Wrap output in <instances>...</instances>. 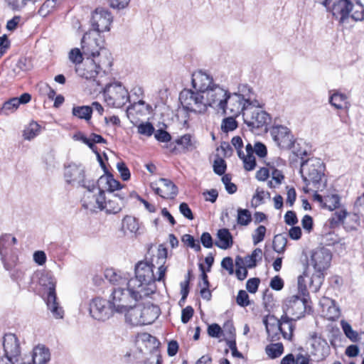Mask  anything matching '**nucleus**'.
I'll list each match as a JSON object with an SVG mask.
<instances>
[{
    "label": "nucleus",
    "instance_id": "20e7f679",
    "mask_svg": "<svg viewBox=\"0 0 364 364\" xmlns=\"http://www.w3.org/2000/svg\"><path fill=\"white\" fill-rule=\"evenodd\" d=\"M331 12L333 16L343 24L350 17L355 21L364 20V6L353 0H316Z\"/></svg>",
    "mask_w": 364,
    "mask_h": 364
},
{
    "label": "nucleus",
    "instance_id": "4be33fe9",
    "mask_svg": "<svg viewBox=\"0 0 364 364\" xmlns=\"http://www.w3.org/2000/svg\"><path fill=\"white\" fill-rule=\"evenodd\" d=\"M112 198H109L108 200L105 196L102 210H105L107 213L116 214L122 210L125 202V196L118 193L112 194Z\"/></svg>",
    "mask_w": 364,
    "mask_h": 364
},
{
    "label": "nucleus",
    "instance_id": "a878e982",
    "mask_svg": "<svg viewBox=\"0 0 364 364\" xmlns=\"http://www.w3.org/2000/svg\"><path fill=\"white\" fill-rule=\"evenodd\" d=\"M217 239L218 240L215 242V245L222 250L229 249L233 245L232 236L227 228L218 230Z\"/></svg>",
    "mask_w": 364,
    "mask_h": 364
},
{
    "label": "nucleus",
    "instance_id": "e433bc0d",
    "mask_svg": "<svg viewBox=\"0 0 364 364\" xmlns=\"http://www.w3.org/2000/svg\"><path fill=\"white\" fill-rule=\"evenodd\" d=\"M262 251L260 248H256L250 255L246 256L243 259V264L246 267L252 269L257 265V260L262 259Z\"/></svg>",
    "mask_w": 364,
    "mask_h": 364
},
{
    "label": "nucleus",
    "instance_id": "774afa93",
    "mask_svg": "<svg viewBox=\"0 0 364 364\" xmlns=\"http://www.w3.org/2000/svg\"><path fill=\"white\" fill-rule=\"evenodd\" d=\"M194 313L193 309L191 306H188L182 310L181 321L183 323H188L193 317Z\"/></svg>",
    "mask_w": 364,
    "mask_h": 364
},
{
    "label": "nucleus",
    "instance_id": "79ce46f5",
    "mask_svg": "<svg viewBox=\"0 0 364 364\" xmlns=\"http://www.w3.org/2000/svg\"><path fill=\"white\" fill-rule=\"evenodd\" d=\"M252 220V215L247 209L238 208L237 222L240 225H247Z\"/></svg>",
    "mask_w": 364,
    "mask_h": 364
},
{
    "label": "nucleus",
    "instance_id": "4c0bfd02",
    "mask_svg": "<svg viewBox=\"0 0 364 364\" xmlns=\"http://www.w3.org/2000/svg\"><path fill=\"white\" fill-rule=\"evenodd\" d=\"M287 244V237L284 234H278L273 240V249L279 254L284 253Z\"/></svg>",
    "mask_w": 364,
    "mask_h": 364
},
{
    "label": "nucleus",
    "instance_id": "a18cd8bd",
    "mask_svg": "<svg viewBox=\"0 0 364 364\" xmlns=\"http://www.w3.org/2000/svg\"><path fill=\"white\" fill-rule=\"evenodd\" d=\"M79 186L85 188V192L95 193L98 188H103L102 186H99L98 181L95 183L93 180H86L85 178Z\"/></svg>",
    "mask_w": 364,
    "mask_h": 364
},
{
    "label": "nucleus",
    "instance_id": "f704fd0d",
    "mask_svg": "<svg viewBox=\"0 0 364 364\" xmlns=\"http://www.w3.org/2000/svg\"><path fill=\"white\" fill-rule=\"evenodd\" d=\"M18 264L11 267L10 269H6L9 272L11 279L16 282L19 287H21L23 284L25 283V270L18 267Z\"/></svg>",
    "mask_w": 364,
    "mask_h": 364
},
{
    "label": "nucleus",
    "instance_id": "39448f33",
    "mask_svg": "<svg viewBox=\"0 0 364 364\" xmlns=\"http://www.w3.org/2000/svg\"><path fill=\"white\" fill-rule=\"evenodd\" d=\"M305 277H308V274L306 271L298 277V291L299 295H292L287 297L283 304L284 314L282 316L289 317L292 323L294 321L302 318L307 309L306 296H308V291Z\"/></svg>",
    "mask_w": 364,
    "mask_h": 364
},
{
    "label": "nucleus",
    "instance_id": "423d86ee",
    "mask_svg": "<svg viewBox=\"0 0 364 364\" xmlns=\"http://www.w3.org/2000/svg\"><path fill=\"white\" fill-rule=\"evenodd\" d=\"M331 260V251L326 247L316 248L313 251L311 262L315 273L311 277L308 276L309 288L312 292H317L324 279L323 272L328 267Z\"/></svg>",
    "mask_w": 364,
    "mask_h": 364
},
{
    "label": "nucleus",
    "instance_id": "cd10ccee",
    "mask_svg": "<svg viewBox=\"0 0 364 364\" xmlns=\"http://www.w3.org/2000/svg\"><path fill=\"white\" fill-rule=\"evenodd\" d=\"M98 183L99 186H102L105 192L107 191L109 193H112L122 187L119 181L115 180L110 173L100 176L98 179Z\"/></svg>",
    "mask_w": 364,
    "mask_h": 364
},
{
    "label": "nucleus",
    "instance_id": "c9c22d12",
    "mask_svg": "<svg viewBox=\"0 0 364 364\" xmlns=\"http://www.w3.org/2000/svg\"><path fill=\"white\" fill-rule=\"evenodd\" d=\"M41 132V126L36 122H31L23 130V136L26 140H31Z\"/></svg>",
    "mask_w": 364,
    "mask_h": 364
},
{
    "label": "nucleus",
    "instance_id": "393cba45",
    "mask_svg": "<svg viewBox=\"0 0 364 364\" xmlns=\"http://www.w3.org/2000/svg\"><path fill=\"white\" fill-rule=\"evenodd\" d=\"M124 314H125L126 321L132 326H142L144 322L142 321L141 306L140 305L136 306V304H134Z\"/></svg>",
    "mask_w": 364,
    "mask_h": 364
},
{
    "label": "nucleus",
    "instance_id": "0e129e2a",
    "mask_svg": "<svg viewBox=\"0 0 364 364\" xmlns=\"http://www.w3.org/2000/svg\"><path fill=\"white\" fill-rule=\"evenodd\" d=\"M129 1L130 0H109V5L112 9L121 10L125 9Z\"/></svg>",
    "mask_w": 364,
    "mask_h": 364
},
{
    "label": "nucleus",
    "instance_id": "f03ea898",
    "mask_svg": "<svg viewBox=\"0 0 364 364\" xmlns=\"http://www.w3.org/2000/svg\"><path fill=\"white\" fill-rule=\"evenodd\" d=\"M155 266L148 261H140L135 266V277L129 279V286L141 290L146 297L155 291L154 282L164 280L166 267L163 264L158 267V272L155 275L154 269Z\"/></svg>",
    "mask_w": 364,
    "mask_h": 364
},
{
    "label": "nucleus",
    "instance_id": "2f4dec72",
    "mask_svg": "<svg viewBox=\"0 0 364 364\" xmlns=\"http://www.w3.org/2000/svg\"><path fill=\"white\" fill-rule=\"evenodd\" d=\"M122 229L124 231H129L132 233L136 234L139 230V220L132 215H126L122 219Z\"/></svg>",
    "mask_w": 364,
    "mask_h": 364
},
{
    "label": "nucleus",
    "instance_id": "c03bdc74",
    "mask_svg": "<svg viewBox=\"0 0 364 364\" xmlns=\"http://www.w3.org/2000/svg\"><path fill=\"white\" fill-rule=\"evenodd\" d=\"M182 242H184L188 247L193 249L196 252H200L201 250L199 242L196 240L191 235H184L182 237Z\"/></svg>",
    "mask_w": 364,
    "mask_h": 364
},
{
    "label": "nucleus",
    "instance_id": "5fc2aeb1",
    "mask_svg": "<svg viewBox=\"0 0 364 364\" xmlns=\"http://www.w3.org/2000/svg\"><path fill=\"white\" fill-rule=\"evenodd\" d=\"M232 117H229L227 118H225L223 121L222 124V128L225 132H230L235 130L237 127V124L236 120Z\"/></svg>",
    "mask_w": 364,
    "mask_h": 364
},
{
    "label": "nucleus",
    "instance_id": "a211bd4d",
    "mask_svg": "<svg viewBox=\"0 0 364 364\" xmlns=\"http://www.w3.org/2000/svg\"><path fill=\"white\" fill-rule=\"evenodd\" d=\"M3 347L4 357L0 360H8L11 363H16L19 361L21 353L20 342L18 337L14 333H6L4 336Z\"/></svg>",
    "mask_w": 364,
    "mask_h": 364
},
{
    "label": "nucleus",
    "instance_id": "6e6d98bb",
    "mask_svg": "<svg viewBox=\"0 0 364 364\" xmlns=\"http://www.w3.org/2000/svg\"><path fill=\"white\" fill-rule=\"evenodd\" d=\"M236 301L237 304L242 307L249 306L250 302L248 294L245 290H240L236 298Z\"/></svg>",
    "mask_w": 364,
    "mask_h": 364
},
{
    "label": "nucleus",
    "instance_id": "5701e85b",
    "mask_svg": "<svg viewBox=\"0 0 364 364\" xmlns=\"http://www.w3.org/2000/svg\"><path fill=\"white\" fill-rule=\"evenodd\" d=\"M236 94L249 106H260V102L257 99L256 93L248 85H240Z\"/></svg>",
    "mask_w": 364,
    "mask_h": 364
},
{
    "label": "nucleus",
    "instance_id": "f3484780",
    "mask_svg": "<svg viewBox=\"0 0 364 364\" xmlns=\"http://www.w3.org/2000/svg\"><path fill=\"white\" fill-rule=\"evenodd\" d=\"M113 21L112 13L107 9L97 7L92 13L90 25L92 32L101 33L109 31Z\"/></svg>",
    "mask_w": 364,
    "mask_h": 364
},
{
    "label": "nucleus",
    "instance_id": "c85d7f7f",
    "mask_svg": "<svg viewBox=\"0 0 364 364\" xmlns=\"http://www.w3.org/2000/svg\"><path fill=\"white\" fill-rule=\"evenodd\" d=\"M330 104L337 109H347L350 107L347 96L338 91L332 94L329 97Z\"/></svg>",
    "mask_w": 364,
    "mask_h": 364
},
{
    "label": "nucleus",
    "instance_id": "680f3d73",
    "mask_svg": "<svg viewBox=\"0 0 364 364\" xmlns=\"http://www.w3.org/2000/svg\"><path fill=\"white\" fill-rule=\"evenodd\" d=\"M244 168L250 171H252L256 166L255 158L253 155H246L243 160Z\"/></svg>",
    "mask_w": 364,
    "mask_h": 364
},
{
    "label": "nucleus",
    "instance_id": "7c9ffc66",
    "mask_svg": "<svg viewBox=\"0 0 364 364\" xmlns=\"http://www.w3.org/2000/svg\"><path fill=\"white\" fill-rule=\"evenodd\" d=\"M164 187V196L163 198H174L178 192L177 186L169 179L161 178L159 179Z\"/></svg>",
    "mask_w": 364,
    "mask_h": 364
},
{
    "label": "nucleus",
    "instance_id": "9b49d317",
    "mask_svg": "<svg viewBox=\"0 0 364 364\" xmlns=\"http://www.w3.org/2000/svg\"><path fill=\"white\" fill-rule=\"evenodd\" d=\"M221 90L225 93L223 97L218 98L221 100V104L215 103V109L218 111H222L225 114L237 117L240 114H244L249 105L245 103L236 92L230 93L228 90L221 87Z\"/></svg>",
    "mask_w": 364,
    "mask_h": 364
},
{
    "label": "nucleus",
    "instance_id": "37998d69",
    "mask_svg": "<svg viewBox=\"0 0 364 364\" xmlns=\"http://www.w3.org/2000/svg\"><path fill=\"white\" fill-rule=\"evenodd\" d=\"M83 50H80L79 48H73L69 53V59L73 63L76 67L80 65L83 60Z\"/></svg>",
    "mask_w": 364,
    "mask_h": 364
},
{
    "label": "nucleus",
    "instance_id": "bf43d9fd",
    "mask_svg": "<svg viewBox=\"0 0 364 364\" xmlns=\"http://www.w3.org/2000/svg\"><path fill=\"white\" fill-rule=\"evenodd\" d=\"M223 330L228 339H235V328L232 321H227L223 325Z\"/></svg>",
    "mask_w": 364,
    "mask_h": 364
},
{
    "label": "nucleus",
    "instance_id": "9d476101",
    "mask_svg": "<svg viewBox=\"0 0 364 364\" xmlns=\"http://www.w3.org/2000/svg\"><path fill=\"white\" fill-rule=\"evenodd\" d=\"M324 171V164L318 158L309 159L301 165L300 172L303 181L307 186L312 183L316 188H319Z\"/></svg>",
    "mask_w": 364,
    "mask_h": 364
},
{
    "label": "nucleus",
    "instance_id": "b1692460",
    "mask_svg": "<svg viewBox=\"0 0 364 364\" xmlns=\"http://www.w3.org/2000/svg\"><path fill=\"white\" fill-rule=\"evenodd\" d=\"M50 359V350L43 345L36 346L33 350L32 363L23 362L22 364H47Z\"/></svg>",
    "mask_w": 364,
    "mask_h": 364
},
{
    "label": "nucleus",
    "instance_id": "69168bd1",
    "mask_svg": "<svg viewBox=\"0 0 364 364\" xmlns=\"http://www.w3.org/2000/svg\"><path fill=\"white\" fill-rule=\"evenodd\" d=\"M154 136L160 142H168L171 139L170 134L163 129H158L155 132Z\"/></svg>",
    "mask_w": 364,
    "mask_h": 364
},
{
    "label": "nucleus",
    "instance_id": "f8f14e48",
    "mask_svg": "<svg viewBox=\"0 0 364 364\" xmlns=\"http://www.w3.org/2000/svg\"><path fill=\"white\" fill-rule=\"evenodd\" d=\"M17 243V239L11 234H3L0 237V257L5 269L19 264L17 249L14 246Z\"/></svg>",
    "mask_w": 364,
    "mask_h": 364
},
{
    "label": "nucleus",
    "instance_id": "412c9836",
    "mask_svg": "<svg viewBox=\"0 0 364 364\" xmlns=\"http://www.w3.org/2000/svg\"><path fill=\"white\" fill-rule=\"evenodd\" d=\"M64 177L68 183L80 185L85 178V169L81 165L70 164L65 166Z\"/></svg>",
    "mask_w": 364,
    "mask_h": 364
},
{
    "label": "nucleus",
    "instance_id": "ddd939ff",
    "mask_svg": "<svg viewBox=\"0 0 364 364\" xmlns=\"http://www.w3.org/2000/svg\"><path fill=\"white\" fill-rule=\"evenodd\" d=\"M103 95L107 105L115 108L122 107L129 100L127 90L119 82L106 84Z\"/></svg>",
    "mask_w": 364,
    "mask_h": 364
},
{
    "label": "nucleus",
    "instance_id": "49530a36",
    "mask_svg": "<svg viewBox=\"0 0 364 364\" xmlns=\"http://www.w3.org/2000/svg\"><path fill=\"white\" fill-rule=\"evenodd\" d=\"M267 229L264 225H259L252 233V241L255 245L264 240Z\"/></svg>",
    "mask_w": 364,
    "mask_h": 364
},
{
    "label": "nucleus",
    "instance_id": "603ef678",
    "mask_svg": "<svg viewBox=\"0 0 364 364\" xmlns=\"http://www.w3.org/2000/svg\"><path fill=\"white\" fill-rule=\"evenodd\" d=\"M226 168L227 166L224 159L218 158L214 161L213 171L215 173L222 176L225 173Z\"/></svg>",
    "mask_w": 364,
    "mask_h": 364
},
{
    "label": "nucleus",
    "instance_id": "e2e57ef3",
    "mask_svg": "<svg viewBox=\"0 0 364 364\" xmlns=\"http://www.w3.org/2000/svg\"><path fill=\"white\" fill-rule=\"evenodd\" d=\"M347 212L345 210H341L339 211H336L333 213L331 219V224H338L340 223H343L344 219L346 218Z\"/></svg>",
    "mask_w": 364,
    "mask_h": 364
},
{
    "label": "nucleus",
    "instance_id": "6ab92c4d",
    "mask_svg": "<svg viewBox=\"0 0 364 364\" xmlns=\"http://www.w3.org/2000/svg\"><path fill=\"white\" fill-rule=\"evenodd\" d=\"M105 199V193L103 188H98L95 193L85 192L81 200L82 206L91 212H95L97 210H102Z\"/></svg>",
    "mask_w": 364,
    "mask_h": 364
},
{
    "label": "nucleus",
    "instance_id": "bb28decb",
    "mask_svg": "<svg viewBox=\"0 0 364 364\" xmlns=\"http://www.w3.org/2000/svg\"><path fill=\"white\" fill-rule=\"evenodd\" d=\"M160 309L154 304L141 306L143 325L151 324L159 316Z\"/></svg>",
    "mask_w": 364,
    "mask_h": 364
},
{
    "label": "nucleus",
    "instance_id": "13d9d810",
    "mask_svg": "<svg viewBox=\"0 0 364 364\" xmlns=\"http://www.w3.org/2000/svg\"><path fill=\"white\" fill-rule=\"evenodd\" d=\"M259 283L260 279L257 277L249 279L246 283V289L250 293L255 294L258 289Z\"/></svg>",
    "mask_w": 364,
    "mask_h": 364
},
{
    "label": "nucleus",
    "instance_id": "aec40b11",
    "mask_svg": "<svg viewBox=\"0 0 364 364\" xmlns=\"http://www.w3.org/2000/svg\"><path fill=\"white\" fill-rule=\"evenodd\" d=\"M271 134L274 141L280 148L289 149L294 146L293 136L287 127L274 126L271 131Z\"/></svg>",
    "mask_w": 364,
    "mask_h": 364
},
{
    "label": "nucleus",
    "instance_id": "c756f323",
    "mask_svg": "<svg viewBox=\"0 0 364 364\" xmlns=\"http://www.w3.org/2000/svg\"><path fill=\"white\" fill-rule=\"evenodd\" d=\"M105 277L110 283L115 286L114 287H125L129 283L127 278L122 277L112 269H107L105 272Z\"/></svg>",
    "mask_w": 364,
    "mask_h": 364
},
{
    "label": "nucleus",
    "instance_id": "a19ab883",
    "mask_svg": "<svg viewBox=\"0 0 364 364\" xmlns=\"http://www.w3.org/2000/svg\"><path fill=\"white\" fill-rule=\"evenodd\" d=\"M341 324L342 329L347 338H348L353 342L359 341L360 334L353 330L351 326L348 322L342 321Z\"/></svg>",
    "mask_w": 364,
    "mask_h": 364
},
{
    "label": "nucleus",
    "instance_id": "0eeeda50",
    "mask_svg": "<svg viewBox=\"0 0 364 364\" xmlns=\"http://www.w3.org/2000/svg\"><path fill=\"white\" fill-rule=\"evenodd\" d=\"M141 290L129 286V282L125 287H114L110 302L116 313L124 314L127 309L136 304L137 301L146 297Z\"/></svg>",
    "mask_w": 364,
    "mask_h": 364
},
{
    "label": "nucleus",
    "instance_id": "de8ad7c7",
    "mask_svg": "<svg viewBox=\"0 0 364 364\" xmlns=\"http://www.w3.org/2000/svg\"><path fill=\"white\" fill-rule=\"evenodd\" d=\"M176 142L177 144L182 146L184 149L188 151H191L194 149L191 134H184L179 139H176Z\"/></svg>",
    "mask_w": 364,
    "mask_h": 364
},
{
    "label": "nucleus",
    "instance_id": "ea45409f",
    "mask_svg": "<svg viewBox=\"0 0 364 364\" xmlns=\"http://www.w3.org/2000/svg\"><path fill=\"white\" fill-rule=\"evenodd\" d=\"M235 265L237 267L235 270L237 278L240 281L244 280L247 276V267L243 266L245 265L243 264V259L240 256H237L235 259Z\"/></svg>",
    "mask_w": 364,
    "mask_h": 364
},
{
    "label": "nucleus",
    "instance_id": "6e6552de",
    "mask_svg": "<svg viewBox=\"0 0 364 364\" xmlns=\"http://www.w3.org/2000/svg\"><path fill=\"white\" fill-rule=\"evenodd\" d=\"M263 323L265 326L268 339L270 341H277L280 338V334L287 340H291L295 326L289 317L282 316L280 319L275 316L264 318Z\"/></svg>",
    "mask_w": 364,
    "mask_h": 364
},
{
    "label": "nucleus",
    "instance_id": "4468645a",
    "mask_svg": "<svg viewBox=\"0 0 364 364\" xmlns=\"http://www.w3.org/2000/svg\"><path fill=\"white\" fill-rule=\"evenodd\" d=\"M81 50L86 58H102L103 50H108L105 48V39L101 34L92 31L84 34L81 40Z\"/></svg>",
    "mask_w": 364,
    "mask_h": 364
},
{
    "label": "nucleus",
    "instance_id": "1a4fd4ad",
    "mask_svg": "<svg viewBox=\"0 0 364 364\" xmlns=\"http://www.w3.org/2000/svg\"><path fill=\"white\" fill-rule=\"evenodd\" d=\"M40 284L46 289L44 299L48 309L55 318H62L64 315V311L57 301L55 278L50 273L43 274L40 278Z\"/></svg>",
    "mask_w": 364,
    "mask_h": 364
},
{
    "label": "nucleus",
    "instance_id": "dca6fc26",
    "mask_svg": "<svg viewBox=\"0 0 364 364\" xmlns=\"http://www.w3.org/2000/svg\"><path fill=\"white\" fill-rule=\"evenodd\" d=\"M89 311L93 318L100 321L108 320L116 313L110 300H106L101 297H96L90 301Z\"/></svg>",
    "mask_w": 364,
    "mask_h": 364
},
{
    "label": "nucleus",
    "instance_id": "338daca9",
    "mask_svg": "<svg viewBox=\"0 0 364 364\" xmlns=\"http://www.w3.org/2000/svg\"><path fill=\"white\" fill-rule=\"evenodd\" d=\"M180 213L187 219L192 220L194 218L193 212L186 203H181L179 205Z\"/></svg>",
    "mask_w": 364,
    "mask_h": 364
},
{
    "label": "nucleus",
    "instance_id": "72a5a7b5",
    "mask_svg": "<svg viewBox=\"0 0 364 364\" xmlns=\"http://www.w3.org/2000/svg\"><path fill=\"white\" fill-rule=\"evenodd\" d=\"M63 0H46L40 7L38 14L42 17L48 16Z\"/></svg>",
    "mask_w": 364,
    "mask_h": 364
},
{
    "label": "nucleus",
    "instance_id": "8fccbe9b",
    "mask_svg": "<svg viewBox=\"0 0 364 364\" xmlns=\"http://www.w3.org/2000/svg\"><path fill=\"white\" fill-rule=\"evenodd\" d=\"M138 133L140 134L151 136L154 132V127L150 122L141 123L138 127Z\"/></svg>",
    "mask_w": 364,
    "mask_h": 364
},
{
    "label": "nucleus",
    "instance_id": "7ed1b4c3",
    "mask_svg": "<svg viewBox=\"0 0 364 364\" xmlns=\"http://www.w3.org/2000/svg\"><path fill=\"white\" fill-rule=\"evenodd\" d=\"M112 65V58L109 50H103L102 58H87L83 67L75 68L78 75L87 80H92L98 86H102L107 81L108 70Z\"/></svg>",
    "mask_w": 364,
    "mask_h": 364
},
{
    "label": "nucleus",
    "instance_id": "2eb2a0df",
    "mask_svg": "<svg viewBox=\"0 0 364 364\" xmlns=\"http://www.w3.org/2000/svg\"><path fill=\"white\" fill-rule=\"evenodd\" d=\"M263 104L260 102V106H250L243 114L244 122L251 129H267V126L271 122L269 114L264 110H262Z\"/></svg>",
    "mask_w": 364,
    "mask_h": 364
},
{
    "label": "nucleus",
    "instance_id": "864d4df0",
    "mask_svg": "<svg viewBox=\"0 0 364 364\" xmlns=\"http://www.w3.org/2000/svg\"><path fill=\"white\" fill-rule=\"evenodd\" d=\"M117 168L123 181H127L129 180L131 173L129 169L124 161L118 162L117 164Z\"/></svg>",
    "mask_w": 364,
    "mask_h": 364
},
{
    "label": "nucleus",
    "instance_id": "052dcab7",
    "mask_svg": "<svg viewBox=\"0 0 364 364\" xmlns=\"http://www.w3.org/2000/svg\"><path fill=\"white\" fill-rule=\"evenodd\" d=\"M225 343L230 348L233 357L243 358V355L237 350L235 339H225Z\"/></svg>",
    "mask_w": 364,
    "mask_h": 364
},
{
    "label": "nucleus",
    "instance_id": "f257e3e1",
    "mask_svg": "<svg viewBox=\"0 0 364 364\" xmlns=\"http://www.w3.org/2000/svg\"><path fill=\"white\" fill-rule=\"evenodd\" d=\"M193 90L184 89L179 95L182 108L187 112L203 113L208 107L215 109V103L222 105L223 91L221 86L215 83L213 77L202 70L194 72L191 75Z\"/></svg>",
    "mask_w": 364,
    "mask_h": 364
},
{
    "label": "nucleus",
    "instance_id": "58836bf2",
    "mask_svg": "<svg viewBox=\"0 0 364 364\" xmlns=\"http://www.w3.org/2000/svg\"><path fill=\"white\" fill-rule=\"evenodd\" d=\"M265 352L272 359L279 357L284 352V346L282 343H272L266 346Z\"/></svg>",
    "mask_w": 364,
    "mask_h": 364
},
{
    "label": "nucleus",
    "instance_id": "4d7b16f0",
    "mask_svg": "<svg viewBox=\"0 0 364 364\" xmlns=\"http://www.w3.org/2000/svg\"><path fill=\"white\" fill-rule=\"evenodd\" d=\"M167 255V248L162 244L159 245L157 250V264H159V266L161 264L164 266Z\"/></svg>",
    "mask_w": 364,
    "mask_h": 364
},
{
    "label": "nucleus",
    "instance_id": "09e8293b",
    "mask_svg": "<svg viewBox=\"0 0 364 364\" xmlns=\"http://www.w3.org/2000/svg\"><path fill=\"white\" fill-rule=\"evenodd\" d=\"M18 106L19 104L17 102V97H13L4 103L2 111L6 114H9V113L15 111L18 107Z\"/></svg>",
    "mask_w": 364,
    "mask_h": 364
},
{
    "label": "nucleus",
    "instance_id": "473e14b6",
    "mask_svg": "<svg viewBox=\"0 0 364 364\" xmlns=\"http://www.w3.org/2000/svg\"><path fill=\"white\" fill-rule=\"evenodd\" d=\"M72 114L78 119L89 121L92 117V110L90 106H74L72 109Z\"/></svg>",
    "mask_w": 364,
    "mask_h": 364
},
{
    "label": "nucleus",
    "instance_id": "3c124183",
    "mask_svg": "<svg viewBox=\"0 0 364 364\" xmlns=\"http://www.w3.org/2000/svg\"><path fill=\"white\" fill-rule=\"evenodd\" d=\"M326 203L331 210L338 208L341 198L338 194L328 195L325 198Z\"/></svg>",
    "mask_w": 364,
    "mask_h": 364
}]
</instances>
